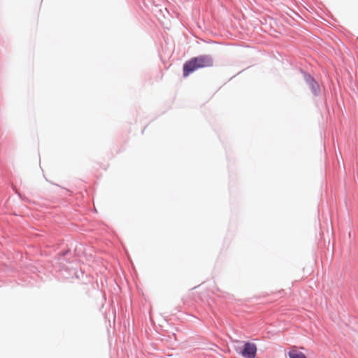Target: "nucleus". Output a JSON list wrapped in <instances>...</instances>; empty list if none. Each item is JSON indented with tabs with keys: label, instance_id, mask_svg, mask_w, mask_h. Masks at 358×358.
I'll use <instances>...</instances> for the list:
<instances>
[{
	"label": "nucleus",
	"instance_id": "nucleus-3",
	"mask_svg": "<svg viewBox=\"0 0 358 358\" xmlns=\"http://www.w3.org/2000/svg\"><path fill=\"white\" fill-rule=\"evenodd\" d=\"M289 358H307L306 356L301 352L299 351L295 346L291 348L288 352Z\"/></svg>",
	"mask_w": 358,
	"mask_h": 358
},
{
	"label": "nucleus",
	"instance_id": "nucleus-4",
	"mask_svg": "<svg viewBox=\"0 0 358 358\" xmlns=\"http://www.w3.org/2000/svg\"><path fill=\"white\" fill-rule=\"evenodd\" d=\"M196 69H184L183 76L185 77L187 76L190 73H192Z\"/></svg>",
	"mask_w": 358,
	"mask_h": 358
},
{
	"label": "nucleus",
	"instance_id": "nucleus-2",
	"mask_svg": "<svg viewBox=\"0 0 358 358\" xmlns=\"http://www.w3.org/2000/svg\"><path fill=\"white\" fill-rule=\"evenodd\" d=\"M257 353L256 345L250 342L245 343L243 350L241 354L245 358H255Z\"/></svg>",
	"mask_w": 358,
	"mask_h": 358
},
{
	"label": "nucleus",
	"instance_id": "nucleus-1",
	"mask_svg": "<svg viewBox=\"0 0 358 358\" xmlns=\"http://www.w3.org/2000/svg\"><path fill=\"white\" fill-rule=\"evenodd\" d=\"M213 65V59L212 57L208 55H203L187 61L182 67H211Z\"/></svg>",
	"mask_w": 358,
	"mask_h": 358
}]
</instances>
